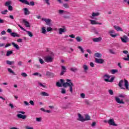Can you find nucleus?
<instances>
[{
  "instance_id": "10",
  "label": "nucleus",
  "mask_w": 129,
  "mask_h": 129,
  "mask_svg": "<svg viewBox=\"0 0 129 129\" xmlns=\"http://www.w3.org/2000/svg\"><path fill=\"white\" fill-rule=\"evenodd\" d=\"M78 116L79 117L78 118V120H79V121H82V122H84V117L82 116V115L80 113L78 114Z\"/></svg>"
},
{
  "instance_id": "13",
  "label": "nucleus",
  "mask_w": 129,
  "mask_h": 129,
  "mask_svg": "<svg viewBox=\"0 0 129 129\" xmlns=\"http://www.w3.org/2000/svg\"><path fill=\"white\" fill-rule=\"evenodd\" d=\"M17 116L18 118H22V119H26L27 118V115H22L21 114H18Z\"/></svg>"
},
{
  "instance_id": "41",
  "label": "nucleus",
  "mask_w": 129,
  "mask_h": 129,
  "mask_svg": "<svg viewBox=\"0 0 129 129\" xmlns=\"http://www.w3.org/2000/svg\"><path fill=\"white\" fill-rule=\"evenodd\" d=\"M39 85H40V86H41V87H43V88H47V86H46V85L42 84V83H38Z\"/></svg>"
},
{
  "instance_id": "23",
  "label": "nucleus",
  "mask_w": 129,
  "mask_h": 129,
  "mask_svg": "<svg viewBox=\"0 0 129 129\" xmlns=\"http://www.w3.org/2000/svg\"><path fill=\"white\" fill-rule=\"evenodd\" d=\"M46 76H49V77H54V74H53L50 72H47Z\"/></svg>"
},
{
  "instance_id": "25",
  "label": "nucleus",
  "mask_w": 129,
  "mask_h": 129,
  "mask_svg": "<svg viewBox=\"0 0 129 129\" xmlns=\"http://www.w3.org/2000/svg\"><path fill=\"white\" fill-rule=\"evenodd\" d=\"M6 64L8 65H14L15 64V61H11L10 60H7L6 61Z\"/></svg>"
},
{
  "instance_id": "33",
  "label": "nucleus",
  "mask_w": 129,
  "mask_h": 129,
  "mask_svg": "<svg viewBox=\"0 0 129 129\" xmlns=\"http://www.w3.org/2000/svg\"><path fill=\"white\" fill-rule=\"evenodd\" d=\"M8 72H10V73H12L13 74V75H16V73H15V72L14 71H12L10 68L8 69Z\"/></svg>"
},
{
  "instance_id": "58",
  "label": "nucleus",
  "mask_w": 129,
  "mask_h": 129,
  "mask_svg": "<svg viewBox=\"0 0 129 129\" xmlns=\"http://www.w3.org/2000/svg\"><path fill=\"white\" fill-rule=\"evenodd\" d=\"M24 104H25V105H26L27 106H29V105H30V104H29V102H28L27 101H24Z\"/></svg>"
},
{
  "instance_id": "39",
  "label": "nucleus",
  "mask_w": 129,
  "mask_h": 129,
  "mask_svg": "<svg viewBox=\"0 0 129 129\" xmlns=\"http://www.w3.org/2000/svg\"><path fill=\"white\" fill-rule=\"evenodd\" d=\"M61 93L62 94H66V89L64 88H61Z\"/></svg>"
},
{
  "instance_id": "2",
  "label": "nucleus",
  "mask_w": 129,
  "mask_h": 129,
  "mask_svg": "<svg viewBox=\"0 0 129 129\" xmlns=\"http://www.w3.org/2000/svg\"><path fill=\"white\" fill-rule=\"evenodd\" d=\"M18 27H19V28H20V29H21V30H22L23 31H24V32H27L28 36L29 37H33V33L31 32V31H27L26 29H25V28H24L23 27H22V26H21V25L18 24Z\"/></svg>"
},
{
  "instance_id": "53",
  "label": "nucleus",
  "mask_w": 129,
  "mask_h": 129,
  "mask_svg": "<svg viewBox=\"0 0 129 129\" xmlns=\"http://www.w3.org/2000/svg\"><path fill=\"white\" fill-rule=\"evenodd\" d=\"M21 76H22L23 77H27L28 76V75H27L26 73H22L21 74Z\"/></svg>"
},
{
  "instance_id": "3",
  "label": "nucleus",
  "mask_w": 129,
  "mask_h": 129,
  "mask_svg": "<svg viewBox=\"0 0 129 129\" xmlns=\"http://www.w3.org/2000/svg\"><path fill=\"white\" fill-rule=\"evenodd\" d=\"M108 123L110 125H113L114 126H117V124H116L114 122V119L113 118H110L108 120Z\"/></svg>"
},
{
  "instance_id": "7",
  "label": "nucleus",
  "mask_w": 129,
  "mask_h": 129,
  "mask_svg": "<svg viewBox=\"0 0 129 129\" xmlns=\"http://www.w3.org/2000/svg\"><path fill=\"white\" fill-rule=\"evenodd\" d=\"M120 39L122 43H127V41H128V37L126 35H124L122 37H120Z\"/></svg>"
},
{
  "instance_id": "15",
  "label": "nucleus",
  "mask_w": 129,
  "mask_h": 129,
  "mask_svg": "<svg viewBox=\"0 0 129 129\" xmlns=\"http://www.w3.org/2000/svg\"><path fill=\"white\" fill-rule=\"evenodd\" d=\"M124 86L125 87V89H126L127 90H129V85H128V81H127V80L124 79Z\"/></svg>"
},
{
  "instance_id": "52",
  "label": "nucleus",
  "mask_w": 129,
  "mask_h": 129,
  "mask_svg": "<svg viewBox=\"0 0 129 129\" xmlns=\"http://www.w3.org/2000/svg\"><path fill=\"white\" fill-rule=\"evenodd\" d=\"M104 78H106V79H109V78H110V76L108 75H104Z\"/></svg>"
},
{
  "instance_id": "21",
  "label": "nucleus",
  "mask_w": 129,
  "mask_h": 129,
  "mask_svg": "<svg viewBox=\"0 0 129 129\" xmlns=\"http://www.w3.org/2000/svg\"><path fill=\"white\" fill-rule=\"evenodd\" d=\"M12 45L14 47V48H15V49H16V50H20V46H19L18 44H16V43L12 42Z\"/></svg>"
},
{
  "instance_id": "11",
  "label": "nucleus",
  "mask_w": 129,
  "mask_h": 129,
  "mask_svg": "<svg viewBox=\"0 0 129 129\" xmlns=\"http://www.w3.org/2000/svg\"><path fill=\"white\" fill-rule=\"evenodd\" d=\"M123 80H121L119 82V84H118L119 87L121 88V89H125V88L123 87Z\"/></svg>"
},
{
  "instance_id": "61",
  "label": "nucleus",
  "mask_w": 129,
  "mask_h": 129,
  "mask_svg": "<svg viewBox=\"0 0 129 129\" xmlns=\"http://www.w3.org/2000/svg\"><path fill=\"white\" fill-rule=\"evenodd\" d=\"M18 113H21L22 114H25L26 112L22 111H17Z\"/></svg>"
},
{
  "instance_id": "46",
  "label": "nucleus",
  "mask_w": 129,
  "mask_h": 129,
  "mask_svg": "<svg viewBox=\"0 0 129 129\" xmlns=\"http://www.w3.org/2000/svg\"><path fill=\"white\" fill-rule=\"evenodd\" d=\"M126 95H123L122 94H120L118 95V97H120L121 98H124V97H125Z\"/></svg>"
},
{
  "instance_id": "36",
  "label": "nucleus",
  "mask_w": 129,
  "mask_h": 129,
  "mask_svg": "<svg viewBox=\"0 0 129 129\" xmlns=\"http://www.w3.org/2000/svg\"><path fill=\"white\" fill-rule=\"evenodd\" d=\"M63 7L64 8H65L66 9H69V8H70V6H69V5H68V4L67 3H64L63 4Z\"/></svg>"
},
{
  "instance_id": "30",
  "label": "nucleus",
  "mask_w": 129,
  "mask_h": 129,
  "mask_svg": "<svg viewBox=\"0 0 129 129\" xmlns=\"http://www.w3.org/2000/svg\"><path fill=\"white\" fill-rule=\"evenodd\" d=\"M41 95L42 96H49V94L45 92H42L40 93Z\"/></svg>"
},
{
  "instance_id": "59",
  "label": "nucleus",
  "mask_w": 129,
  "mask_h": 129,
  "mask_svg": "<svg viewBox=\"0 0 129 129\" xmlns=\"http://www.w3.org/2000/svg\"><path fill=\"white\" fill-rule=\"evenodd\" d=\"M45 2L48 6H50V0H45Z\"/></svg>"
},
{
  "instance_id": "34",
  "label": "nucleus",
  "mask_w": 129,
  "mask_h": 129,
  "mask_svg": "<svg viewBox=\"0 0 129 129\" xmlns=\"http://www.w3.org/2000/svg\"><path fill=\"white\" fill-rule=\"evenodd\" d=\"M11 5H12V2L11 1L6 2L5 4V7H9V6H11Z\"/></svg>"
},
{
  "instance_id": "9",
  "label": "nucleus",
  "mask_w": 129,
  "mask_h": 129,
  "mask_svg": "<svg viewBox=\"0 0 129 129\" xmlns=\"http://www.w3.org/2000/svg\"><path fill=\"white\" fill-rule=\"evenodd\" d=\"M115 99L117 103H119V104H124V102H123V99H121L120 100V99L118 97H115Z\"/></svg>"
},
{
  "instance_id": "8",
  "label": "nucleus",
  "mask_w": 129,
  "mask_h": 129,
  "mask_svg": "<svg viewBox=\"0 0 129 129\" xmlns=\"http://www.w3.org/2000/svg\"><path fill=\"white\" fill-rule=\"evenodd\" d=\"M95 62L98 63V64H102L103 63H104V59L95 58Z\"/></svg>"
},
{
  "instance_id": "18",
  "label": "nucleus",
  "mask_w": 129,
  "mask_h": 129,
  "mask_svg": "<svg viewBox=\"0 0 129 129\" xmlns=\"http://www.w3.org/2000/svg\"><path fill=\"white\" fill-rule=\"evenodd\" d=\"M115 30H116L117 32H123V30L118 26H114Z\"/></svg>"
},
{
  "instance_id": "56",
  "label": "nucleus",
  "mask_w": 129,
  "mask_h": 129,
  "mask_svg": "<svg viewBox=\"0 0 129 129\" xmlns=\"http://www.w3.org/2000/svg\"><path fill=\"white\" fill-rule=\"evenodd\" d=\"M8 10H9V11H10L11 12H12V11H13V6H9V7H8Z\"/></svg>"
},
{
  "instance_id": "32",
  "label": "nucleus",
  "mask_w": 129,
  "mask_h": 129,
  "mask_svg": "<svg viewBox=\"0 0 129 129\" xmlns=\"http://www.w3.org/2000/svg\"><path fill=\"white\" fill-rule=\"evenodd\" d=\"M19 2H21L22 4H25V5H28L29 3V2L27 0H19Z\"/></svg>"
},
{
  "instance_id": "47",
  "label": "nucleus",
  "mask_w": 129,
  "mask_h": 129,
  "mask_svg": "<svg viewBox=\"0 0 129 129\" xmlns=\"http://www.w3.org/2000/svg\"><path fill=\"white\" fill-rule=\"evenodd\" d=\"M108 92L109 93L110 95H113V91H112V90H108Z\"/></svg>"
},
{
  "instance_id": "57",
  "label": "nucleus",
  "mask_w": 129,
  "mask_h": 129,
  "mask_svg": "<svg viewBox=\"0 0 129 129\" xmlns=\"http://www.w3.org/2000/svg\"><path fill=\"white\" fill-rule=\"evenodd\" d=\"M39 62L41 64H44V63H45V62L42 58H39Z\"/></svg>"
},
{
  "instance_id": "12",
  "label": "nucleus",
  "mask_w": 129,
  "mask_h": 129,
  "mask_svg": "<svg viewBox=\"0 0 129 129\" xmlns=\"http://www.w3.org/2000/svg\"><path fill=\"white\" fill-rule=\"evenodd\" d=\"M90 22H91V25H102V23L97 22L93 20H90Z\"/></svg>"
},
{
  "instance_id": "28",
  "label": "nucleus",
  "mask_w": 129,
  "mask_h": 129,
  "mask_svg": "<svg viewBox=\"0 0 129 129\" xmlns=\"http://www.w3.org/2000/svg\"><path fill=\"white\" fill-rule=\"evenodd\" d=\"M84 119L85 121H86V120H90V116L88 115H85Z\"/></svg>"
},
{
  "instance_id": "62",
  "label": "nucleus",
  "mask_w": 129,
  "mask_h": 129,
  "mask_svg": "<svg viewBox=\"0 0 129 129\" xmlns=\"http://www.w3.org/2000/svg\"><path fill=\"white\" fill-rule=\"evenodd\" d=\"M81 97H82V98H85V94L81 93Z\"/></svg>"
},
{
  "instance_id": "45",
  "label": "nucleus",
  "mask_w": 129,
  "mask_h": 129,
  "mask_svg": "<svg viewBox=\"0 0 129 129\" xmlns=\"http://www.w3.org/2000/svg\"><path fill=\"white\" fill-rule=\"evenodd\" d=\"M36 121H38V122H41L42 121V118L41 117H37L36 118Z\"/></svg>"
},
{
  "instance_id": "22",
  "label": "nucleus",
  "mask_w": 129,
  "mask_h": 129,
  "mask_svg": "<svg viewBox=\"0 0 129 129\" xmlns=\"http://www.w3.org/2000/svg\"><path fill=\"white\" fill-rule=\"evenodd\" d=\"M104 80L106 82H113V80H114V78L112 77V78H111V79L110 80H109L108 79H104Z\"/></svg>"
},
{
  "instance_id": "38",
  "label": "nucleus",
  "mask_w": 129,
  "mask_h": 129,
  "mask_svg": "<svg viewBox=\"0 0 129 129\" xmlns=\"http://www.w3.org/2000/svg\"><path fill=\"white\" fill-rule=\"evenodd\" d=\"M117 72H118V70H111V74H115L116 73H117Z\"/></svg>"
},
{
  "instance_id": "1",
  "label": "nucleus",
  "mask_w": 129,
  "mask_h": 129,
  "mask_svg": "<svg viewBox=\"0 0 129 129\" xmlns=\"http://www.w3.org/2000/svg\"><path fill=\"white\" fill-rule=\"evenodd\" d=\"M60 82L59 81L56 82V85L57 87H62V86H63L64 88H66V87H68V86H70L71 83H72V82H71V80L70 79H67V82H66V83H64L65 81L62 79H60Z\"/></svg>"
},
{
  "instance_id": "44",
  "label": "nucleus",
  "mask_w": 129,
  "mask_h": 129,
  "mask_svg": "<svg viewBox=\"0 0 129 129\" xmlns=\"http://www.w3.org/2000/svg\"><path fill=\"white\" fill-rule=\"evenodd\" d=\"M93 32L96 35H98V30L95 28L93 29Z\"/></svg>"
},
{
  "instance_id": "24",
  "label": "nucleus",
  "mask_w": 129,
  "mask_h": 129,
  "mask_svg": "<svg viewBox=\"0 0 129 129\" xmlns=\"http://www.w3.org/2000/svg\"><path fill=\"white\" fill-rule=\"evenodd\" d=\"M73 86H74V84L73 83H71V85L69 86L70 91L72 93L73 92Z\"/></svg>"
},
{
  "instance_id": "4",
  "label": "nucleus",
  "mask_w": 129,
  "mask_h": 129,
  "mask_svg": "<svg viewBox=\"0 0 129 129\" xmlns=\"http://www.w3.org/2000/svg\"><path fill=\"white\" fill-rule=\"evenodd\" d=\"M44 60L47 63L51 62L53 61V57L50 55H48L44 58Z\"/></svg>"
},
{
  "instance_id": "14",
  "label": "nucleus",
  "mask_w": 129,
  "mask_h": 129,
  "mask_svg": "<svg viewBox=\"0 0 129 129\" xmlns=\"http://www.w3.org/2000/svg\"><path fill=\"white\" fill-rule=\"evenodd\" d=\"M100 14L99 12L94 13L92 14V16H90L91 19H94V17H98Z\"/></svg>"
},
{
  "instance_id": "29",
  "label": "nucleus",
  "mask_w": 129,
  "mask_h": 129,
  "mask_svg": "<svg viewBox=\"0 0 129 129\" xmlns=\"http://www.w3.org/2000/svg\"><path fill=\"white\" fill-rule=\"evenodd\" d=\"M65 32V30L63 28H59V35H62L63 33Z\"/></svg>"
},
{
  "instance_id": "26",
  "label": "nucleus",
  "mask_w": 129,
  "mask_h": 129,
  "mask_svg": "<svg viewBox=\"0 0 129 129\" xmlns=\"http://www.w3.org/2000/svg\"><path fill=\"white\" fill-rule=\"evenodd\" d=\"M94 56L95 57H97V58H101V54L98 53V52H96L94 54Z\"/></svg>"
},
{
  "instance_id": "31",
  "label": "nucleus",
  "mask_w": 129,
  "mask_h": 129,
  "mask_svg": "<svg viewBox=\"0 0 129 129\" xmlns=\"http://www.w3.org/2000/svg\"><path fill=\"white\" fill-rule=\"evenodd\" d=\"M12 54H13V50L8 51L6 54V56H7V57H9V56H11Z\"/></svg>"
},
{
  "instance_id": "35",
  "label": "nucleus",
  "mask_w": 129,
  "mask_h": 129,
  "mask_svg": "<svg viewBox=\"0 0 129 129\" xmlns=\"http://www.w3.org/2000/svg\"><path fill=\"white\" fill-rule=\"evenodd\" d=\"M76 40L77 42H81L82 41V38L79 36H77L76 37Z\"/></svg>"
},
{
  "instance_id": "63",
  "label": "nucleus",
  "mask_w": 129,
  "mask_h": 129,
  "mask_svg": "<svg viewBox=\"0 0 129 129\" xmlns=\"http://www.w3.org/2000/svg\"><path fill=\"white\" fill-rule=\"evenodd\" d=\"M65 72H66V71L62 70V71H61V72L60 73V75L61 76H62V75H64V73H65Z\"/></svg>"
},
{
  "instance_id": "40",
  "label": "nucleus",
  "mask_w": 129,
  "mask_h": 129,
  "mask_svg": "<svg viewBox=\"0 0 129 129\" xmlns=\"http://www.w3.org/2000/svg\"><path fill=\"white\" fill-rule=\"evenodd\" d=\"M28 6H32V7H34V6H35V2L32 1L30 2V3L28 2V4H27Z\"/></svg>"
},
{
  "instance_id": "50",
  "label": "nucleus",
  "mask_w": 129,
  "mask_h": 129,
  "mask_svg": "<svg viewBox=\"0 0 129 129\" xmlns=\"http://www.w3.org/2000/svg\"><path fill=\"white\" fill-rule=\"evenodd\" d=\"M123 60H125V61H129V54H127V57L123 58Z\"/></svg>"
},
{
  "instance_id": "43",
  "label": "nucleus",
  "mask_w": 129,
  "mask_h": 129,
  "mask_svg": "<svg viewBox=\"0 0 129 129\" xmlns=\"http://www.w3.org/2000/svg\"><path fill=\"white\" fill-rule=\"evenodd\" d=\"M8 10H4V11H3L1 12V14L2 15H7V14L8 13Z\"/></svg>"
},
{
  "instance_id": "42",
  "label": "nucleus",
  "mask_w": 129,
  "mask_h": 129,
  "mask_svg": "<svg viewBox=\"0 0 129 129\" xmlns=\"http://www.w3.org/2000/svg\"><path fill=\"white\" fill-rule=\"evenodd\" d=\"M46 27H42V34H46Z\"/></svg>"
},
{
  "instance_id": "6",
  "label": "nucleus",
  "mask_w": 129,
  "mask_h": 129,
  "mask_svg": "<svg viewBox=\"0 0 129 129\" xmlns=\"http://www.w3.org/2000/svg\"><path fill=\"white\" fill-rule=\"evenodd\" d=\"M108 33L109 34L110 36L111 37H112L113 38H115V37H117V34H115V32L113 30L109 31Z\"/></svg>"
},
{
  "instance_id": "19",
  "label": "nucleus",
  "mask_w": 129,
  "mask_h": 129,
  "mask_svg": "<svg viewBox=\"0 0 129 129\" xmlns=\"http://www.w3.org/2000/svg\"><path fill=\"white\" fill-rule=\"evenodd\" d=\"M11 36H12V37H17L18 38H20V37H21V35L18 34L17 33H15V32H12L11 33H10Z\"/></svg>"
},
{
  "instance_id": "51",
  "label": "nucleus",
  "mask_w": 129,
  "mask_h": 129,
  "mask_svg": "<svg viewBox=\"0 0 129 129\" xmlns=\"http://www.w3.org/2000/svg\"><path fill=\"white\" fill-rule=\"evenodd\" d=\"M18 66H23V61H19L17 62Z\"/></svg>"
},
{
  "instance_id": "5",
  "label": "nucleus",
  "mask_w": 129,
  "mask_h": 129,
  "mask_svg": "<svg viewBox=\"0 0 129 129\" xmlns=\"http://www.w3.org/2000/svg\"><path fill=\"white\" fill-rule=\"evenodd\" d=\"M42 21H44L45 22L47 26H51V22H52V20L50 19H46V18H42Z\"/></svg>"
},
{
  "instance_id": "55",
  "label": "nucleus",
  "mask_w": 129,
  "mask_h": 129,
  "mask_svg": "<svg viewBox=\"0 0 129 129\" xmlns=\"http://www.w3.org/2000/svg\"><path fill=\"white\" fill-rule=\"evenodd\" d=\"M91 126H92V127H94V126H96V122H93L91 124Z\"/></svg>"
},
{
  "instance_id": "17",
  "label": "nucleus",
  "mask_w": 129,
  "mask_h": 129,
  "mask_svg": "<svg viewBox=\"0 0 129 129\" xmlns=\"http://www.w3.org/2000/svg\"><path fill=\"white\" fill-rule=\"evenodd\" d=\"M23 23H24L26 27V28H30L31 26L30 25V23L26 20V19L23 20Z\"/></svg>"
},
{
  "instance_id": "16",
  "label": "nucleus",
  "mask_w": 129,
  "mask_h": 129,
  "mask_svg": "<svg viewBox=\"0 0 129 129\" xmlns=\"http://www.w3.org/2000/svg\"><path fill=\"white\" fill-rule=\"evenodd\" d=\"M93 41L95 42H101V40H102V38L99 37L98 38H95L92 39Z\"/></svg>"
},
{
  "instance_id": "27",
  "label": "nucleus",
  "mask_w": 129,
  "mask_h": 129,
  "mask_svg": "<svg viewBox=\"0 0 129 129\" xmlns=\"http://www.w3.org/2000/svg\"><path fill=\"white\" fill-rule=\"evenodd\" d=\"M71 71H72V72H76L77 71H78V69H77V68H71L70 69Z\"/></svg>"
},
{
  "instance_id": "37",
  "label": "nucleus",
  "mask_w": 129,
  "mask_h": 129,
  "mask_svg": "<svg viewBox=\"0 0 129 129\" xmlns=\"http://www.w3.org/2000/svg\"><path fill=\"white\" fill-rule=\"evenodd\" d=\"M109 52L110 54H112V55L116 54V52H114L112 49H109Z\"/></svg>"
},
{
  "instance_id": "20",
  "label": "nucleus",
  "mask_w": 129,
  "mask_h": 129,
  "mask_svg": "<svg viewBox=\"0 0 129 129\" xmlns=\"http://www.w3.org/2000/svg\"><path fill=\"white\" fill-rule=\"evenodd\" d=\"M23 10L24 11V15H25V16L30 15V11H29V9H28V8H24Z\"/></svg>"
},
{
  "instance_id": "54",
  "label": "nucleus",
  "mask_w": 129,
  "mask_h": 129,
  "mask_svg": "<svg viewBox=\"0 0 129 129\" xmlns=\"http://www.w3.org/2000/svg\"><path fill=\"white\" fill-rule=\"evenodd\" d=\"M78 49H80V50L81 51L82 53H84V50H83V48H82V47L78 46Z\"/></svg>"
},
{
  "instance_id": "48",
  "label": "nucleus",
  "mask_w": 129,
  "mask_h": 129,
  "mask_svg": "<svg viewBox=\"0 0 129 129\" xmlns=\"http://www.w3.org/2000/svg\"><path fill=\"white\" fill-rule=\"evenodd\" d=\"M83 69H84L85 71H87V70H88V67H87L86 64H84Z\"/></svg>"
},
{
  "instance_id": "49",
  "label": "nucleus",
  "mask_w": 129,
  "mask_h": 129,
  "mask_svg": "<svg viewBox=\"0 0 129 129\" xmlns=\"http://www.w3.org/2000/svg\"><path fill=\"white\" fill-rule=\"evenodd\" d=\"M47 32H51V31H53V28L51 27H47L46 29Z\"/></svg>"
},
{
  "instance_id": "60",
  "label": "nucleus",
  "mask_w": 129,
  "mask_h": 129,
  "mask_svg": "<svg viewBox=\"0 0 129 129\" xmlns=\"http://www.w3.org/2000/svg\"><path fill=\"white\" fill-rule=\"evenodd\" d=\"M63 18L64 19H70V16L68 15H64L63 16Z\"/></svg>"
},
{
  "instance_id": "64",
  "label": "nucleus",
  "mask_w": 129,
  "mask_h": 129,
  "mask_svg": "<svg viewBox=\"0 0 129 129\" xmlns=\"http://www.w3.org/2000/svg\"><path fill=\"white\" fill-rule=\"evenodd\" d=\"M64 12H65L64 10H59V14H60V15H62V14H63V13H64Z\"/></svg>"
}]
</instances>
